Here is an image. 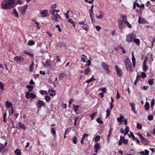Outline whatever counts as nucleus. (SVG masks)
I'll use <instances>...</instances> for the list:
<instances>
[{
	"label": "nucleus",
	"instance_id": "nucleus-1",
	"mask_svg": "<svg viewBox=\"0 0 155 155\" xmlns=\"http://www.w3.org/2000/svg\"><path fill=\"white\" fill-rule=\"evenodd\" d=\"M15 0H3L1 3V6L2 9H9L12 8L15 6Z\"/></svg>",
	"mask_w": 155,
	"mask_h": 155
},
{
	"label": "nucleus",
	"instance_id": "nucleus-2",
	"mask_svg": "<svg viewBox=\"0 0 155 155\" xmlns=\"http://www.w3.org/2000/svg\"><path fill=\"white\" fill-rule=\"evenodd\" d=\"M124 62L127 69L130 72H133L134 68L132 65L130 59L128 57H126Z\"/></svg>",
	"mask_w": 155,
	"mask_h": 155
},
{
	"label": "nucleus",
	"instance_id": "nucleus-3",
	"mask_svg": "<svg viewBox=\"0 0 155 155\" xmlns=\"http://www.w3.org/2000/svg\"><path fill=\"white\" fill-rule=\"evenodd\" d=\"M136 36V35L133 33L129 34L126 36V40L128 43L132 42Z\"/></svg>",
	"mask_w": 155,
	"mask_h": 155
},
{
	"label": "nucleus",
	"instance_id": "nucleus-4",
	"mask_svg": "<svg viewBox=\"0 0 155 155\" xmlns=\"http://www.w3.org/2000/svg\"><path fill=\"white\" fill-rule=\"evenodd\" d=\"M27 7V5H24L23 6L18 7V10L21 15H24L25 14Z\"/></svg>",
	"mask_w": 155,
	"mask_h": 155
},
{
	"label": "nucleus",
	"instance_id": "nucleus-5",
	"mask_svg": "<svg viewBox=\"0 0 155 155\" xmlns=\"http://www.w3.org/2000/svg\"><path fill=\"white\" fill-rule=\"evenodd\" d=\"M101 65L104 69L107 74L110 72L108 66L104 62H102L101 64Z\"/></svg>",
	"mask_w": 155,
	"mask_h": 155
},
{
	"label": "nucleus",
	"instance_id": "nucleus-6",
	"mask_svg": "<svg viewBox=\"0 0 155 155\" xmlns=\"http://www.w3.org/2000/svg\"><path fill=\"white\" fill-rule=\"evenodd\" d=\"M25 97L28 99L30 98H35L36 97V95L33 93H30L29 92H27L25 93Z\"/></svg>",
	"mask_w": 155,
	"mask_h": 155
},
{
	"label": "nucleus",
	"instance_id": "nucleus-7",
	"mask_svg": "<svg viewBox=\"0 0 155 155\" xmlns=\"http://www.w3.org/2000/svg\"><path fill=\"white\" fill-rule=\"evenodd\" d=\"M45 103L42 101L38 100L36 104L37 107L38 108H41L42 107H45Z\"/></svg>",
	"mask_w": 155,
	"mask_h": 155
},
{
	"label": "nucleus",
	"instance_id": "nucleus-8",
	"mask_svg": "<svg viewBox=\"0 0 155 155\" xmlns=\"http://www.w3.org/2000/svg\"><path fill=\"white\" fill-rule=\"evenodd\" d=\"M16 128L18 129H21L22 130H25L26 129V127L25 126L24 124L21 122H19L17 124Z\"/></svg>",
	"mask_w": 155,
	"mask_h": 155
},
{
	"label": "nucleus",
	"instance_id": "nucleus-9",
	"mask_svg": "<svg viewBox=\"0 0 155 155\" xmlns=\"http://www.w3.org/2000/svg\"><path fill=\"white\" fill-rule=\"evenodd\" d=\"M118 27L120 29H122L125 28V25H124V21L119 20L118 21Z\"/></svg>",
	"mask_w": 155,
	"mask_h": 155
},
{
	"label": "nucleus",
	"instance_id": "nucleus-10",
	"mask_svg": "<svg viewBox=\"0 0 155 155\" xmlns=\"http://www.w3.org/2000/svg\"><path fill=\"white\" fill-rule=\"evenodd\" d=\"M40 14L42 15V16L43 17H48L49 15V14L48 12V10L45 9L44 10H40Z\"/></svg>",
	"mask_w": 155,
	"mask_h": 155
},
{
	"label": "nucleus",
	"instance_id": "nucleus-11",
	"mask_svg": "<svg viewBox=\"0 0 155 155\" xmlns=\"http://www.w3.org/2000/svg\"><path fill=\"white\" fill-rule=\"evenodd\" d=\"M51 18L54 21L58 22L59 19H61L60 15L58 13L52 15L51 17Z\"/></svg>",
	"mask_w": 155,
	"mask_h": 155
},
{
	"label": "nucleus",
	"instance_id": "nucleus-12",
	"mask_svg": "<svg viewBox=\"0 0 155 155\" xmlns=\"http://www.w3.org/2000/svg\"><path fill=\"white\" fill-rule=\"evenodd\" d=\"M116 71L117 72V75L119 77H120L122 75V71L121 69L119 68L117 66H115Z\"/></svg>",
	"mask_w": 155,
	"mask_h": 155
},
{
	"label": "nucleus",
	"instance_id": "nucleus-13",
	"mask_svg": "<svg viewBox=\"0 0 155 155\" xmlns=\"http://www.w3.org/2000/svg\"><path fill=\"white\" fill-rule=\"evenodd\" d=\"M23 60V58L20 56H15L14 58V60L15 61L17 62H20L22 61Z\"/></svg>",
	"mask_w": 155,
	"mask_h": 155
},
{
	"label": "nucleus",
	"instance_id": "nucleus-14",
	"mask_svg": "<svg viewBox=\"0 0 155 155\" xmlns=\"http://www.w3.org/2000/svg\"><path fill=\"white\" fill-rule=\"evenodd\" d=\"M129 105L131 107L132 111L134 113H137V111L135 110V104L134 103L132 102H130L129 103Z\"/></svg>",
	"mask_w": 155,
	"mask_h": 155
},
{
	"label": "nucleus",
	"instance_id": "nucleus-15",
	"mask_svg": "<svg viewBox=\"0 0 155 155\" xmlns=\"http://www.w3.org/2000/svg\"><path fill=\"white\" fill-rule=\"evenodd\" d=\"M7 144V142H6L5 143L4 145L1 144V146L0 147V150L2 152H4L5 151V147L6 146Z\"/></svg>",
	"mask_w": 155,
	"mask_h": 155
},
{
	"label": "nucleus",
	"instance_id": "nucleus-16",
	"mask_svg": "<svg viewBox=\"0 0 155 155\" xmlns=\"http://www.w3.org/2000/svg\"><path fill=\"white\" fill-rule=\"evenodd\" d=\"M132 61L133 63V66L134 68H135L136 65V58H135L134 53L133 52L132 53Z\"/></svg>",
	"mask_w": 155,
	"mask_h": 155
},
{
	"label": "nucleus",
	"instance_id": "nucleus-17",
	"mask_svg": "<svg viewBox=\"0 0 155 155\" xmlns=\"http://www.w3.org/2000/svg\"><path fill=\"white\" fill-rule=\"evenodd\" d=\"M99 15L98 16L96 15L95 16L98 19H102L104 16V13L100 11H99Z\"/></svg>",
	"mask_w": 155,
	"mask_h": 155
},
{
	"label": "nucleus",
	"instance_id": "nucleus-18",
	"mask_svg": "<svg viewBox=\"0 0 155 155\" xmlns=\"http://www.w3.org/2000/svg\"><path fill=\"white\" fill-rule=\"evenodd\" d=\"M88 137V135L87 134H84L83 135L82 138L81 140V143L83 145L84 143V141L85 140V138L86 137Z\"/></svg>",
	"mask_w": 155,
	"mask_h": 155
},
{
	"label": "nucleus",
	"instance_id": "nucleus-19",
	"mask_svg": "<svg viewBox=\"0 0 155 155\" xmlns=\"http://www.w3.org/2000/svg\"><path fill=\"white\" fill-rule=\"evenodd\" d=\"M141 155H148L149 151L147 150H145L144 151H142L140 152Z\"/></svg>",
	"mask_w": 155,
	"mask_h": 155
},
{
	"label": "nucleus",
	"instance_id": "nucleus-20",
	"mask_svg": "<svg viewBox=\"0 0 155 155\" xmlns=\"http://www.w3.org/2000/svg\"><path fill=\"white\" fill-rule=\"evenodd\" d=\"M48 93L51 96H54L55 94V91L52 89H49L48 90Z\"/></svg>",
	"mask_w": 155,
	"mask_h": 155
},
{
	"label": "nucleus",
	"instance_id": "nucleus-21",
	"mask_svg": "<svg viewBox=\"0 0 155 155\" xmlns=\"http://www.w3.org/2000/svg\"><path fill=\"white\" fill-rule=\"evenodd\" d=\"M56 127H52L51 129V134L54 136L56 135Z\"/></svg>",
	"mask_w": 155,
	"mask_h": 155
},
{
	"label": "nucleus",
	"instance_id": "nucleus-22",
	"mask_svg": "<svg viewBox=\"0 0 155 155\" xmlns=\"http://www.w3.org/2000/svg\"><path fill=\"white\" fill-rule=\"evenodd\" d=\"M124 119V116L122 115H120L119 117L117 118V120L119 122L122 123Z\"/></svg>",
	"mask_w": 155,
	"mask_h": 155
},
{
	"label": "nucleus",
	"instance_id": "nucleus-23",
	"mask_svg": "<svg viewBox=\"0 0 155 155\" xmlns=\"http://www.w3.org/2000/svg\"><path fill=\"white\" fill-rule=\"evenodd\" d=\"M133 42L136 44L137 46H138L140 44V40L136 38H135L133 40Z\"/></svg>",
	"mask_w": 155,
	"mask_h": 155
},
{
	"label": "nucleus",
	"instance_id": "nucleus-24",
	"mask_svg": "<svg viewBox=\"0 0 155 155\" xmlns=\"http://www.w3.org/2000/svg\"><path fill=\"white\" fill-rule=\"evenodd\" d=\"M23 53L24 54H28L29 56H31V57H34L33 54L31 52H27L26 51H24L23 52Z\"/></svg>",
	"mask_w": 155,
	"mask_h": 155
},
{
	"label": "nucleus",
	"instance_id": "nucleus-25",
	"mask_svg": "<svg viewBox=\"0 0 155 155\" xmlns=\"http://www.w3.org/2000/svg\"><path fill=\"white\" fill-rule=\"evenodd\" d=\"M145 109L147 111L149 110L150 107V104L148 102H146L144 106Z\"/></svg>",
	"mask_w": 155,
	"mask_h": 155
},
{
	"label": "nucleus",
	"instance_id": "nucleus-26",
	"mask_svg": "<svg viewBox=\"0 0 155 155\" xmlns=\"http://www.w3.org/2000/svg\"><path fill=\"white\" fill-rule=\"evenodd\" d=\"M81 58V61L84 63L86 62V59H87V57L84 54L82 55Z\"/></svg>",
	"mask_w": 155,
	"mask_h": 155
},
{
	"label": "nucleus",
	"instance_id": "nucleus-27",
	"mask_svg": "<svg viewBox=\"0 0 155 155\" xmlns=\"http://www.w3.org/2000/svg\"><path fill=\"white\" fill-rule=\"evenodd\" d=\"M124 24L126 25L129 28H132V26L129 23V22L127 21H124Z\"/></svg>",
	"mask_w": 155,
	"mask_h": 155
},
{
	"label": "nucleus",
	"instance_id": "nucleus-28",
	"mask_svg": "<svg viewBox=\"0 0 155 155\" xmlns=\"http://www.w3.org/2000/svg\"><path fill=\"white\" fill-rule=\"evenodd\" d=\"M143 71H146L148 69V67L147 64H143Z\"/></svg>",
	"mask_w": 155,
	"mask_h": 155
},
{
	"label": "nucleus",
	"instance_id": "nucleus-29",
	"mask_svg": "<svg viewBox=\"0 0 155 155\" xmlns=\"http://www.w3.org/2000/svg\"><path fill=\"white\" fill-rule=\"evenodd\" d=\"M5 105L7 107L10 108L12 106V104L8 101H7L5 102Z\"/></svg>",
	"mask_w": 155,
	"mask_h": 155
},
{
	"label": "nucleus",
	"instance_id": "nucleus-30",
	"mask_svg": "<svg viewBox=\"0 0 155 155\" xmlns=\"http://www.w3.org/2000/svg\"><path fill=\"white\" fill-rule=\"evenodd\" d=\"M91 72V70L89 68L87 67L86 68V69L84 71V74L86 75H88L89 73Z\"/></svg>",
	"mask_w": 155,
	"mask_h": 155
},
{
	"label": "nucleus",
	"instance_id": "nucleus-31",
	"mask_svg": "<svg viewBox=\"0 0 155 155\" xmlns=\"http://www.w3.org/2000/svg\"><path fill=\"white\" fill-rule=\"evenodd\" d=\"M66 74L64 73H61L59 74V77L60 79H61L65 77Z\"/></svg>",
	"mask_w": 155,
	"mask_h": 155
},
{
	"label": "nucleus",
	"instance_id": "nucleus-32",
	"mask_svg": "<svg viewBox=\"0 0 155 155\" xmlns=\"http://www.w3.org/2000/svg\"><path fill=\"white\" fill-rule=\"evenodd\" d=\"M34 69V62L33 61L32 62V64H31L29 67V70L31 72Z\"/></svg>",
	"mask_w": 155,
	"mask_h": 155
},
{
	"label": "nucleus",
	"instance_id": "nucleus-33",
	"mask_svg": "<svg viewBox=\"0 0 155 155\" xmlns=\"http://www.w3.org/2000/svg\"><path fill=\"white\" fill-rule=\"evenodd\" d=\"M79 108V106L78 105H74L73 109L75 112H76L78 110Z\"/></svg>",
	"mask_w": 155,
	"mask_h": 155
},
{
	"label": "nucleus",
	"instance_id": "nucleus-34",
	"mask_svg": "<svg viewBox=\"0 0 155 155\" xmlns=\"http://www.w3.org/2000/svg\"><path fill=\"white\" fill-rule=\"evenodd\" d=\"M26 87L28 89V92H30L32 90L33 87V86L30 85H28L26 86Z\"/></svg>",
	"mask_w": 155,
	"mask_h": 155
},
{
	"label": "nucleus",
	"instance_id": "nucleus-35",
	"mask_svg": "<svg viewBox=\"0 0 155 155\" xmlns=\"http://www.w3.org/2000/svg\"><path fill=\"white\" fill-rule=\"evenodd\" d=\"M100 139V137L99 135H97L96 136L94 139V141L95 143L98 142Z\"/></svg>",
	"mask_w": 155,
	"mask_h": 155
},
{
	"label": "nucleus",
	"instance_id": "nucleus-36",
	"mask_svg": "<svg viewBox=\"0 0 155 155\" xmlns=\"http://www.w3.org/2000/svg\"><path fill=\"white\" fill-rule=\"evenodd\" d=\"M140 75H139L137 74V77H136V80L135 81H134V84L135 85H136L139 79H140Z\"/></svg>",
	"mask_w": 155,
	"mask_h": 155
},
{
	"label": "nucleus",
	"instance_id": "nucleus-37",
	"mask_svg": "<svg viewBox=\"0 0 155 155\" xmlns=\"http://www.w3.org/2000/svg\"><path fill=\"white\" fill-rule=\"evenodd\" d=\"M14 152L16 154H19L20 155L21 154V151L19 149H16L15 150Z\"/></svg>",
	"mask_w": 155,
	"mask_h": 155
},
{
	"label": "nucleus",
	"instance_id": "nucleus-38",
	"mask_svg": "<svg viewBox=\"0 0 155 155\" xmlns=\"http://www.w3.org/2000/svg\"><path fill=\"white\" fill-rule=\"evenodd\" d=\"M106 112L107 113L106 117L107 118L110 115V110L109 109H108L106 110Z\"/></svg>",
	"mask_w": 155,
	"mask_h": 155
},
{
	"label": "nucleus",
	"instance_id": "nucleus-39",
	"mask_svg": "<svg viewBox=\"0 0 155 155\" xmlns=\"http://www.w3.org/2000/svg\"><path fill=\"white\" fill-rule=\"evenodd\" d=\"M35 43V42L32 40L29 41L28 43V44L29 46H32L34 45Z\"/></svg>",
	"mask_w": 155,
	"mask_h": 155
},
{
	"label": "nucleus",
	"instance_id": "nucleus-40",
	"mask_svg": "<svg viewBox=\"0 0 155 155\" xmlns=\"http://www.w3.org/2000/svg\"><path fill=\"white\" fill-rule=\"evenodd\" d=\"M153 79H149L148 80V83L150 85H152L153 84Z\"/></svg>",
	"mask_w": 155,
	"mask_h": 155
},
{
	"label": "nucleus",
	"instance_id": "nucleus-41",
	"mask_svg": "<svg viewBox=\"0 0 155 155\" xmlns=\"http://www.w3.org/2000/svg\"><path fill=\"white\" fill-rule=\"evenodd\" d=\"M39 92L41 94L47 95L48 94L47 91L42 90H40L39 91Z\"/></svg>",
	"mask_w": 155,
	"mask_h": 155
},
{
	"label": "nucleus",
	"instance_id": "nucleus-42",
	"mask_svg": "<svg viewBox=\"0 0 155 155\" xmlns=\"http://www.w3.org/2000/svg\"><path fill=\"white\" fill-rule=\"evenodd\" d=\"M97 114V112H94L91 114L90 115V117L91 118V120H93L94 119V117L96 116Z\"/></svg>",
	"mask_w": 155,
	"mask_h": 155
},
{
	"label": "nucleus",
	"instance_id": "nucleus-43",
	"mask_svg": "<svg viewBox=\"0 0 155 155\" xmlns=\"http://www.w3.org/2000/svg\"><path fill=\"white\" fill-rule=\"evenodd\" d=\"M72 142L74 144H76L78 142L77 138L75 136H74L73 137V138L72 140Z\"/></svg>",
	"mask_w": 155,
	"mask_h": 155
},
{
	"label": "nucleus",
	"instance_id": "nucleus-44",
	"mask_svg": "<svg viewBox=\"0 0 155 155\" xmlns=\"http://www.w3.org/2000/svg\"><path fill=\"white\" fill-rule=\"evenodd\" d=\"M144 21L143 18H141V17L139 18L138 22L139 23H143L144 22Z\"/></svg>",
	"mask_w": 155,
	"mask_h": 155
},
{
	"label": "nucleus",
	"instance_id": "nucleus-45",
	"mask_svg": "<svg viewBox=\"0 0 155 155\" xmlns=\"http://www.w3.org/2000/svg\"><path fill=\"white\" fill-rule=\"evenodd\" d=\"M59 45L61 47H63L65 48L67 47L66 45L62 42H61L60 43Z\"/></svg>",
	"mask_w": 155,
	"mask_h": 155
},
{
	"label": "nucleus",
	"instance_id": "nucleus-46",
	"mask_svg": "<svg viewBox=\"0 0 155 155\" xmlns=\"http://www.w3.org/2000/svg\"><path fill=\"white\" fill-rule=\"evenodd\" d=\"M121 17H122L123 18V20L122 21H127V16L125 14H124L121 15Z\"/></svg>",
	"mask_w": 155,
	"mask_h": 155
},
{
	"label": "nucleus",
	"instance_id": "nucleus-47",
	"mask_svg": "<svg viewBox=\"0 0 155 155\" xmlns=\"http://www.w3.org/2000/svg\"><path fill=\"white\" fill-rule=\"evenodd\" d=\"M45 99L47 102H49L50 100V97L48 96H45Z\"/></svg>",
	"mask_w": 155,
	"mask_h": 155
},
{
	"label": "nucleus",
	"instance_id": "nucleus-48",
	"mask_svg": "<svg viewBox=\"0 0 155 155\" xmlns=\"http://www.w3.org/2000/svg\"><path fill=\"white\" fill-rule=\"evenodd\" d=\"M97 122L99 124H102L103 122L102 119L100 118H98L97 119Z\"/></svg>",
	"mask_w": 155,
	"mask_h": 155
},
{
	"label": "nucleus",
	"instance_id": "nucleus-49",
	"mask_svg": "<svg viewBox=\"0 0 155 155\" xmlns=\"http://www.w3.org/2000/svg\"><path fill=\"white\" fill-rule=\"evenodd\" d=\"M137 129L141 130L142 128V126L139 123H137Z\"/></svg>",
	"mask_w": 155,
	"mask_h": 155
},
{
	"label": "nucleus",
	"instance_id": "nucleus-50",
	"mask_svg": "<svg viewBox=\"0 0 155 155\" xmlns=\"http://www.w3.org/2000/svg\"><path fill=\"white\" fill-rule=\"evenodd\" d=\"M98 91H101L103 92H102L105 93V92L106 91V89L105 87H103L102 88H100L99 89Z\"/></svg>",
	"mask_w": 155,
	"mask_h": 155
},
{
	"label": "nucleus",
	"instance_id": "nucleus-51",
	"mask_svg": "<svg viewBox=\"0 0 155 155\" xmlns=\"http://www.w3.org/2000/svg\"><path fill=\"white\" fill-rule=\"evenodd\" d=\"M33 21L34 22V23L35 24H36L37 28L38 29H40V27L39 26V23L36 20H35V19H33Z\"/></svg>",
	"mask_w": 155,
	"mask_h": 155
},
{
	"label": "nucleus",
	"instance_id": "nucleus-52",
	"mask_svg": "<svg viewBox=\"0 0 155 155\" xmlns=\"http://www.w3.org/2000/svg\"><path fill=\"white\" fill-rule=\"evenodd\" d=\"M100 145L98 143H96L94 146V148L95 149H99L100 148Z\"/></svg>",
	"mask_w": 155,
	"mask_h": 155
},
{
	"label": "nucleus",
	"instance_id": "nucleus-53",
	"mask_svg": "<svg viewBox=\"0 0 155 155\" xmlns=\"http://www.w3.org/2000/svg\"><path fill=\"white\" fill-rule=\"evenodd\" d=\"M13 12L16 16L17 18H18L19 16L18 13L15 9L14 8L13 9Z\"/></svg>",
	"mask_w": 155,
	"mask_h": 155
},
{
	"label": "nucleus",
	"instance_id": "nucleus-54",
	"mask_svg": "<svg viewBox=\"0 0 155 155\" xmlns=\"http://www.w3.org/2000/svg\"><path fill=\"white\" fill-rule=\"evenodd\" d=\"M6 113H5L3 114V120L5 122H6L7 121L6 118Z\"/></svg>",
	"mask_w": 155,
	"mask_h": 155
},
{
	"label": "nucleus",
	"instance_id": "nucleus-55",
	"mask_svg": "<svg viewBox=\"0 0 155 155\" xmlns=\"http://www.w3.org/2000/svg\"><path fill=\"white\" fill-rule=\"evenodd\" d=\"M50 13L51 15H54L55 12L54 9H51L50 10Z\"/></svg>",
	"mask_w": 155,
	"mask_h": 155
},
{
	"label": "nucleus",
	"instance_id": "nucleus-56",
	"mask_svg": "<svg viewBox=\"0 0 155 155\" xmlns=\"http://www.w3.org/2000/svg\"><path fill=\"white\" fill-rule=\"evenodd\" d=\"M119 48H120V49H121L122 50V52L124 54H125L126 53V50H125V49L124 48H123L122 47H121L120 46H119Z\"/></svg>",
	"mask_w": 155,
	"mask_h": 155
},
{
	"label": "nucleus",
	"instance_id": "nucleus-57",
	"mask_svg": "<svg viewBox=\"0 0 155 155\" xmlns=\"http://www.w3.org/2000/svg\"><path fill=\"white\" fill-rule=\"evenodd\" d=\"M154 104V99L152 100L151 102V107L152 108H153Z\"/></svg>",
	"mask_w": 155,
	"mask_h": 155
},
{
	"label": "nucleus",
	"instance_id": "nucleus-58",
	"mask_svg": "<svg viewBox=\"0 0 155 155\" xmlns=\"http://www.w3.org/2000/svg\"><path fill=\"white\" fill-rule=\"evenodd\" d=\"M147 76V75L144 72H142L141 74V77L143 78H144Z\"/></svg>",
	"mask_w": 155,
	"mask_h": 155
},
{
	"label": "nucleus",
	"instance_id": "nucleus-59",
	"mask_svg": "<svg viewBox=\"0 0 155 155\" xmlns=\"http://www.w3.org/2000/svg\"><path fill=\"white\" fill-rule=\"evenodd\" d=\"M94 7V6L93 5H92V6H91V8L89 11V14H90V13H91V14L93 13V9Z\"/></svg>",
	"mask_w": 155,
	"mask_h": 155
},
{
	"label": "nucleus",
	"instance_id": "nucleus-60",
	"mask_svg": "<svg viewBox=\"0 0 155 155\" xmlns=\"http://www.w3.org/2000/svg\"><path fill=\"white\" fill-rule=\"evenodd\" d=\"M82 28L86 31H87L89 28V26L87 25H86V26H82Z\"/></svg>",
	"mask_w": 155,
	"mask_h": 155
},
{
	"label": "nucleus",
	"instance_id": "nucleus-61",
	"mask_svg": "<svg viewBox=\"0 0 155 155\" xmlns=\"http://www.w3.org/2000/svg\"><path fill=\"white\" fill-rule=\"evenodd\" d=\"M86 63L87 64L86 65V66H89L91 64V61L90 60H88L87 61Z\"/></svg>",
	"mask_w": 155,
	"mask_h": 155
},
{
	"label": "nucleus",
	"instance_id": "nucleus-62",
	"mask_svg": "<svg viewBox=\"0 0 155 155\" xmlns=\"http://www.w3.org/2000/svg\"><path fill=\"white\" fill-rule=\"evenodd\" d=\"M130 135L131 136V137H132V139L134 140H136L135 137V136H134L133 133L131 132H130Z\"/></svg>",
	"mask_w": 155,
	"mask_h": 155
},
{
	"label": "nucleus",
	"instance_id": "nucleus-63",
	"mask_svg": "<svg viewBox=\"0 0 155 155\" xmlns=\"http://www.w3.org/2000/svg\"><path fill=\"white\" fill-rule=\"evenodd\" d=\"M90 15L91 20L92 21V22L94 20V16L93 15V14H91V13H90Z\"/></svg>",
	"mask_w": 155,
	"mask_h": 155
},
{
	"label": "nucleus",
	"instance_id": "nucleus-64",
	"mask_svg": "<svg viewBox=\"0 0 155 155\" xmlns=\"http://www.w3.org/2000/svg\"><path fill=\"white\" fill-rule=\"evenodd\" d=\"M148 118L149 120H151L153 119V116L152 115H149L148 116Z\"/></svg>",
	"mask_w": 155,
	"mask_h": 155
}]
</instances>
